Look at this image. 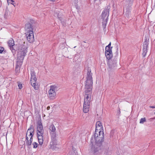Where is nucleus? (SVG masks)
<instances>
[{
	"label": "nucleus",
	"mask_w": 155,
	"mask_h": 155,
	"mask_svg": "<svg viewBox=\"0 0 155 155\" xmlns=\"http://www.w3.org/2000/svg\"><path fill=\"white\" fill-rule=\"evenodd\" d=\"M50 107L49 106H48L47 107V110H49L50 109Z\"/></svg>",
	"instance_id": "obj_42"
},
{
	"label": "nucleus",
	"mask_w": 155,
	"mask_h": 155,
	"mask_svg": "<svg viewBox=\"0 0 155 155\" xmlns=\"http://www.w3.org/2000/svg\"><path fill=\"white\" fill-rule=\"evenodd\" d=\"M18 45H14L13 46L10 47V49L11 50L13 55H14L15 54L16 51L18 50Z\"/></svg>",
	"instance_id": "obj_15"
},
{
	"label": "nucleus",
	"mask_w": 155,
	"mask_h": 155,
	"mask_svg": "<svg viewBox=\"0 0 155 155\" xmlns=\"http://www.w3.org/2000/svg\"><path fill=\"white\" fill-rule=\"evenodd\" d=\"M30 82L31 85L34 87L35 90L38 89V85L36 84V81L32 79L30 80Z\"/></svg>",
	"instance_id": "obj_18"
},
{
	"label": "nucleus",
	"mask_w": 155,
	"mask_h": 155,
	"mask_svg": "<svg viewBox=\"0 0 155 155\" xmlns=\"http://www.w3.org/2000/svg\"><path fill=\"white\" fill-rule=\"evenodd\" d=\"M146 121V119L145 117L142 118L140 120V124H143L144 122Z\"/></svg>",
	"instance_id": "obj_27"
},
{
	"label": "nucleus",
	"mask_w": 155,
	"mask_h": 155,
	"mask_svg": "<svg viewBox=\"0 0 155 155\" xmlns=\"http://www.w3.org/2000/svg\"><path fill=\"white\" fill-rule=\"evenodd\" d=\"M96 126L101 127H103L102 123L100 121H98L96 122Z\"/></svg>",
	"instance_id": "obj_26"
},
{
	"label": "nucleus",
	"mask_w": 155,
	"mask_h": 155,
	"mask_svg": "<svg viewBox=\"0 0 155 155\" xmlns=\"http://www.w3.org/2000/svg\"><path fill=\"white\" fill-rule=\"evenodd\" d=\"M34 128L33 126L31 125L30 127L28 129L26 136V144L28 146L31 145L33 140V136L34 135Z\"/></svg>",
	"instance_id": "obj_4"
},
{
	"label": "nucleus",
	"mask_w": 155,
	"mask_h": 155,
	"mask_svg": "<svg viewBox=\"0 0 155 155\" xmlns=\"http://www.w3.org/2000/svg\"><path fill=\"white\" fill-rule=\"evenodd\" d=\"M28 46L25 42L21 44H18V51L17 58V64L16 69L19 68V66L21 65L25 56L27 52Z\"/></svg>",
	"instance_id": "obj_2"
},
{
	"label": "nucleus",
	"mask_w": 155,
	"mask_h": 155,
	"mask_svg": "<svg viewBox=\"0 0 155 155\" xmlns=\"http://www.w3.org/2000/svg\"><path fill=\"white\" fill-rule=\"evenodd\" d=\"M49 129L52 132H54L55 130V128L53 124H51L50 126Z\"/></svg>",
	"instance_id": "obj_23"
},
{
	"label": "nucleus",
	"mask_w": 155,
	"mask_h": 155,
	"mask_svg": "<svg viewBox=\"0 0 155 155\" xmlns=\"http://www.w3.org/2000/svg\"><path fill=\"white\" fill-rule=\"evenodd\" d=\"M107 20L108 19H107V18H106V19H102V24H104V25L105 24L106 25Z\"/></svg>",
	"instance_id": "obj_29"
},
{
	"label": "nucleus",
	"mask_w": 155,
	"mask_h": 155,
	"mask_svg": "<svg viewBox=\"0 0 155 155\" xmlns=\"http://www.w3.org/2000/svg\"><path fill=\"white\" fill-rule=\"evenodd\" d=\"M30 23L32 24V25L33 26V25L35 23V22L34 20L32 19L30 20Z\"/></svg>",
	"instance_id": "obj_33"
},
{
	"label": "nucleus",
	"mask_w": 155,
	"mask_h": 155,
	"mask_svg": "<svg viewBox=\"0 0 155 155\" xmlns=\"http://www.w3.org/2000/svg\"><path fill=\"white\" fill-rule=\"evenodd\" d=\"M33 25L31 23H27L25 24V29L26 32H32L33 31Z\"/></svg>",
	"instance_id": "obj_12"
},
{
	"label": "nucleus",
	"mask_w": 155,
	"mask_h": 155,
	"mask_svg": "<svg viewBox=\"0 0 155 155\" xmlns=\"http://www.w3.org/2000/svg\"><path fill=\"white\" fill-rule=\"evenodd\" d=\"M114 133V130H112L110 132V136H113Z\"/></svg>",
	"instance_id": "obj_37"
},
{
	"label": "nucleus",
	"mask_w": 155,
	"mask_h": 155,
	"mask_svg": "<svg viewBox=\"0 0 155 155\" xmlns=\"http://www.w3.org/2000/svg\"><path fill=\"white\" fill-rule=\"evenodd\" d=\"M66 42H64V43H61L60 44L59 46V48L60 49H64L65 48H66L65 47V44Z\"/></svg>",
	"instance_id": "obj_24"
},
{
	"label": "nucleus",
	"mask_w": 155,
	"mask_h": 155,
	"mask_svg": "<svg viewBox=\"0 0 155 155\" xmlns=\"http://www.w3.org/2000/svg\"><path fill=\"white\" fill-rule=\"evenodd\" d=\"M111 45V43L110 42L109 44H108V45L106 47V48L107 49V48H111V47H112L110 46Z\"/></svg>",
	"instance_id": "obj_35"
},
{
	"label": "nucleus",
	"mask_w": 155,
	"mask_h": 155,
	"mask_svg": "<svg viewBox=\"0 0 155 155\" xmlns=\"http://www.w3.org/2000/svg\"><path fill=\"white\" fill-rule=\"evenodd\" d=\"M117 58H114L113 61H109L108 64L109 67L108 69L109 71L113 70L115 69L117 67V61H118V59L117 60Z\"/></svg>",
	"instance_id": "obj_7"
},
{
	"label": "nucleus",
	"mask_w": 155,
	"mask_h": 155,
	"mask_svg": "<svg viewBox=\"0 0 155 155\" xmlns=\"http://www.w3.org/2000/svg\"><path fill=\"white\" fill-rule=\"evenodd\" d=\"M58 90V87L55 85H51L50 87V89L48 91L49 98L50 99H54L56 95V91Z\"/></svg>",
	"instance_id": "obj_6"
},
{
	"label": "nucleus",
	"mask_w": 155,
	"mask_h": 155,
	"mask_svg": "<svg viewBox=\"0 0 155 155\" xmlns=\"http://www.w3.org/2000/svg\"><path fill=\"white\" fill-rule=\"evenodd\" d=\"M51 139L53 141H55L56 140V134L55 132H53L51 135Z\"/></svg>",
	"instance_id": "obj_22"
},
{
	"label": "nucleus",
	"mask_w": 155,
	"mask_h": 155,
	"mask_svg": "<svg viewBox=\"0 0 155 155\" xmlns=\"http://www.w3.org/2000/svg\"><path fill=\"white\" fill-rule=\"evenodd\" d=\"M18 45H14L13 46L10 47V49L11 50L13 55H14L15 54L16 51L18 50Z\"/></svg>",
	"instance_id": "obj_16"
},
{
	"label": "nucleus",
	"mask_w": 155,
	"mask_h": 155,
	"mask_svg": "<svg viewBox=\"0 0 155 155\" xmlns=\"http://www.w3.org/2000/svg\"><path fill=\"white\" fill-rule=\"evenodd\" d=\"M104 135L103 127L96 126L95 131L94 135V138L97 143L100 144V142L104 140Z\"/></svg>",
	"instance_id": "obj_3"
},
{
	"label": "nucleus",
	"mask_w": 155,
	"mask_h": 155,
	"mask_svg": "<svg viewBox=\"0 0 155 155\" xmlns=\"http://www.w3.org/2000/svg\"><path fill=\"white\" fill-rule=\"evenodd\" d=\"M7 0V1H8V3H10L11 2H14V1L13 0Z\"/></svg>",
	"instance_id": "obj_38"
},
{
	"label": "nucleus",
	"mask_w": 155,
	"mask_h": 155,
	"mask_svg": "<svg viewBox=\"0 0 155 155\" xmlns=\"http://www.w3.org/2000/svg\"><path fill=\"white\" fill-rule=\"evenodd\" d=\"M105 56L107 58L108 60L110 59L113 57L112 52H105Z\"/></svg>",
	"instance_id": "obj_20"
},
{
	"label": "nucleus",
	"mask_w": 155,
	"mask_h": 155,
	"mask_svg": "<svg viewBox=\"0 0 155 155\" xmlns=\"http://www.w3.org/2000/svg\"><path fill=\"white\" fill-rule=\"evenodd\" d=\"M62 53L65 57L68 58V56L70 54V53L67 48L66 47L63 50Z\"/></svg>",
	"instance_id": "obj_17"
},
{
	"label": "nucleus",
	"mask_w": 155,
	"mask_h": 155,
	"mask_svg": "<svg viewBox=\"0 0 155 155\" xmlns=\"http://www.w3.org/2000/svg\"><path fill=\"white\" fill-rule=\"evenodd\" d=\"M31 78L30 80L32 79V80L37 81V78L36 77L35 72L34 70H32L31 71Z\"/></svg>",
	"instance_id": "obj_19"
},
{
	"label": "nucleus",
	"mask_w": 155,
	"mask_h": 155,
	"mask_svg": "<svg viewBox=\"0 0 155 155\" xmlns=\"http://www.w3.org/2000/svg\"><path fill=\"white\" fill-rule=\"evenodd\" d=\"M8 46L10 47L13 46V45H15L14 41L12 39H11L9 40L8 41Z\"/></svg>",
	"instance_id": "obj_21"
},
{
	"label": "nucleus",
	"mask_w": 155,
	"mask_h": 155,
	"mask_svg": "<svg viewBox=\"0 0 155 155\" xmlns=\"http://www.w3.org/2000/svg\"><path fill=\"white\" fill-rule=\"evenodd\" d=\"M154 114H155V112H154Z\"/></svg>",
	"instance_id": "obj_47"
},
{
	"label": "nucleus",
	"mask_w": 155,
	"mask_h": 155,
	"mask_svg": "<svg viewBox=\"0 0 155 155\" xmlns=\"http://www.w3.org/2000/svg\"><path fill=\"white\" fill-rule=\"evenodd\" d=\"M151 119H155V117H154L152 118Z\"/></svg>",
	"instance_id": "obj_44"
},
{
	"label": "nucleus",
	"mask_w": 155,
	"mask_h": 155,
	"mask_svg": "<svg viewBox=\"0 0 155 155\" xmlns=\"http://www.w3.org/2000/svg\"><path fill=\"white\" fill-rule=\"evenodd\" d=\"M57 17H58V18L59 19V20L61 21H62V18L61 17H60L59 14L57 15Z\"/></svg>",
	"instance_id": "obj_36"
},
{
	"label": "nucleus",
	"mask_w": 155,
	"mask_h": 155,
	"mask_svg": "<svg viewBox=\"0 0 155 155\" xmlns=\"http://www.w3.org/2000/svg\"><path fill=\"white\" fill-rule=\"evenodd\" d=\"M106 25H105V24L104 25V24H102V27H103V28L104 29L105 28Z\"/></svg>",
	"instance_id": "obj_39"
},
{
	"label": "nucleus",
	"mask_w": 155,
	"mask_h": 155,
	"mask_svg": "<svg viewBox=\"0 0 155 155\" xmlns=\"http://www.w3.org/2000/svg\"><path fill=\"white\" fill-rule=\"evenodd\" d=\"M104 141V140H103L101 142H100V144L97 143L96 140H95V142L96 143V145L94 147V153H96L97 152H98L101 149V146L102 145V143Z\"/></svg>",
	"instance_id": "obj_13"
},
{
	"label": "nucleus",
	"mask_w": 155,
	"mask_h": 155,
	"mask_svg": "<svg viewBox=\"0 0 155 155\" xmlns=\"http://www.w3.org/2000/svg\"><path fill=\"white\" fill-rule=\"evenodd\" d=\"M76 47V46H75L74 48H75Z\"/></svg>",
	"instance_id": "obj_46"
},
{
	"label": "nucleus",
	"mask_w": 155,
	"mask_h": 155,
	"mask_svg": "<svg viewBox=\"0 0 155 155\" xmlns=\"http://www.w3.org/2000/svg\"><path fill=\"white\" fill-rule=\"evenodd\" d=\"M149 44V40H147L146 39L145 41L144 42L143 45V52L142 54L143 57H144L147 52V48Z\"/></svg>",
	"instance_id": "obj_8"
},
{
	"label": "nucleus",
	"mask_w": 155,
	"mask_h": 155,
	"mask_svg": "<svg viewBox=\"0 0 155 155\" xmlns=\"http://www.w3.org/2000/svg\"><path fill=\"white\" fill-rule=\"evenodd\" d=\"M11 4H12L14 6H15V3H11Z\"/></svg>",
	"instance_id": "obj_43"
},
{
	"label": "nucleus",
	"mask_w": 155,
	"mask_h": 155,
	"mask_svg": "<svg viewBox=\"0 0 155 155\" xmlns=\"http://www.w3.org/2000/svg\"><path fill=\"white\" fill-rule=\"evenodd\" d=\"M38 141L39 144L42 145L43 142V134L44 133H37Z\"/></svg>",
	"instance_id": "obj_14"
},
{
	"label": "nucleus",
	"mask_w": 155,
	"mask_h": 155,
	"mask_svg": "<svg viewBox=\"0 0 155 155\" xmlns=\"http://www.w3.org/2000/svg\"><path fill=\"white\" fill-rule=\"evenodd\" d=\"M3 52H5V51L4 50V48L2 47H0V53H2Z\"/></svg>",
	"instance_id": "obj_30"
},
{
	"label": "nucleus",
	"mask_w": 155,
	"mask_h": 155,
	"mask_svg": "<svg viewBox=\"0 0 155 155\" xmlns=\"http://www.w3.org/2000/svg\"><path fill=\"white\" fill-rule=\"evenodd\" d=\"M25 34L27 40L29 42L31 43L34 41L35 39L33 32H26Z\"/></svg>",
	"instance_id": "obj_11"
},
{
	"label": "nucleus",
	"mask_w": 155,
	"mask_h": 155,
	"mask_svg": "<svg viewBox=\"0 0 155 155\" xmlns=\"http://www.w3.org/2000/svg\"><path fill=\"white\" fill-rule=\"evenodd\" d=\"M94 1L95 4L97 5H98L101 3V0H94Z\"/></svg>",
	"instance_id": "obj_28"
},
{
	"label": "nucleus",
	"mask_w": 155,
	"mask_h": 155,
	"mask_svg": "<svg viewBox=\"0 0 155 155\" xmlns=\"http://www.w3.org/2000/svg\"><path fill=\"white\" fill-rule=\"evenodd\" d=\"M85 70H87L85 81L84 93V99L83 105V110L84 113H87L89 111L91 102L92 101L91 97L92 93L93 81L92 77V73L91 69L89 68H86Z\"/></svg>",
	"instance_id": "obj_1"
},
{
	"label": "nucleus",
	"mask_w": 155,
	"mask_h": 155,
	"mask_svg": "<svg viewBox=\"0 0 155 155\" xmlns=\"http://www.w3.org/2000/svg\"><path fill=\"white\" fill-rule=\"evenodd\" d=\"M110 8V5L107 6L104 10L102 14V19H106L107 18L108 19L109 15V10Z\"/></svg>",
	"instance_id": "obj_9"
},
{
	"label": "nucleus",
	"mask_w": 155,
	"mask_h": 155,
	"mask_svg": "<svg viewBox=\"0 0 155 155\" xmlns=\"http://www.w3.org/2000/svg\"><path fill=\"white\" fill-rule=\"evenodd\" d=\"M32 145L33 146V148H36L37 147L38 144L36 142H35L32 143Z\"/></svg>",
	"instance_id": "obj_31"
},
{
	"label": "nucleus",
	"mask_w": 155,
	"mask_h": 155,
	"mask_svg": "<svg viewBox=\"0 0 155 155\" xmlns=\"http://www.w3.org/2000/svg\"><path fill=\"white\" fill-rule=\"evenodd\" d=\"M83 42L85 43V42H84V41H83Z\"/></svg>",
	"instance_id": "obj_45"
},
{
	"label": "nucleus",
	"mask_w": 155,
	"mask_h": 155,
	"mask_svg": "<svg viewBox=\"0 0 155 155\" xmlns=\"http://www.w3.org/2000/svg\"><path fill=\"white\" fill-rule=\"evenodd\" d=\"M18 87H19V89H21L22 88V85L21 84V83H19L18 84Z\"/></svg>",
	"instance_id": "obj_34"
},
{
	"label": "nucleus",
	"mask_w": 155,
	"mask_h": 155,
	"mask_svg": "<svg viewBox=\"0 0 155 155\" xmlns=\"http://www.w3.org/2000/svg\"><path fill=\"white\" fill-rule=\"evenodd\" d=\"M37 133H44L42 123L41 120L38 121L37 127Z\"/></svg>",
	"instance_id": "obj_10"
},
{
	"label": "nucleus",
	"mask_w": 155,
	"mask_h": 155,
	"mask_svg": "<svg viewBox=\"0 0 155 155\" xmlns=\"http://www.w3.org/2000/svg\"><path fill=\"white\" fill-rule=\"evenodd\" d=\"M112 47H111V48H106V47L105 48V52H112Z\"/></svg>",
	"instance_id": "obj_25"
},
{
	"label": "nucleus",
	"mask_w": 155,
	"mask_h": 155,
	"mask_svg": "<svg viewBox=\"0 0 155 155\" xmlns=\"http://www.w3.org/2000/svg\"><path fill=\"white\" fill-rule=\"evenodd\" d=\"M134 0H126L124 7L125 17L130 18V10Z\"/></svg>",
	"instance_id": "obj_5"
},
{
	"label": "nucleus",
	"mask_w": 155,
	"mask_h": 155,
	"mask_svg": "<svg viewBox=\"0 0 155 155\" xmlns=\"http://www.w3.org/2000/svg\"><path fill=\"white\" fill-rule=\"evenodd\" d=\"M8 11H6L4 15V17L5 18H6L8 15Z\"/></svg>",
	"instance_id": "obj_32"
},
{
	"label": "nucleus",
	"mask_w": 155,
	"mask_h": 155,
	"mask_svg": "<svg viewBox=\"0 0 155 155\" xmlns=\"http://www.w3.org/2000/svg\"><path fill=\"white\" fill-rule=\"evenodd\" d=\"M117 113H118L119 114H120V109L119 108V110H118L117 111Z\"/></svg>",
	"instance_id": "obj_41"
},
{
	"label": "nucleus",
	"mask_w": 155,
	"mask_h": 155,
	"mask_svg": "<svg viewBox=\"0 0 155 155\" xmlns=\"http://www.w3.org/2000/svg\"><path fill=\"white\" fill-rule=\"evenodd\" d=\"M149 107L150 108H155V106H149Z\"/></svg>",
	"instance_id": "obj_40"
}]
</instances>
